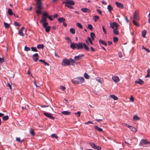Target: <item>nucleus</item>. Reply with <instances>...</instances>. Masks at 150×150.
<instances>
[{
	"label": "nucleus",
	"mask_w": 150,
	"mask_h": 150,
	"mask_svg": "<svg viewBox=\"0 0 150 150\" xmlns=\"http://www.w3.org/2000/svg\"><path fill=\"white\" fill-rule=\"evenodd\" d=\"M70 46V47L73 50L76 48L77 50H79L80 49H83L84 48L87 51L89 50L88 46L85 43L82 42H79L78 43H71Z\"/></svg>",
	"instance_id": "nucleus-1"
},
{
	"label": "nucleus",
	"mask_w": 150,
	"mask_h": 150,
	"mask_svg": "<svg viewBox=\"0 0 150 150\" xmlns=\"http://www.w3.org/2000/svg\"><path fill=\"white\" fill-rule=\"evenodd\" d=\"M75 62L74 60L71 58H70L69 59H64L63 60L62 65L64 66L70 65L73 66L74 65Z\"/></svg>",
	"instance_id": "nucleus-2"
},
{
	"label": "nucleus",
	"mask_w": 150,
	"mask_h": 150,
	"mask_svg": "<svg viewBox=\"0 0 150 150\" xmlns=\"http://www.w3.org/2000/svg\"><path fill=\"white\" fill-rule=\"evenodd\" d=\"M36 4L37 9L36 10V12L38 14H40L41 13V10L42 9V3L41 0H37Z\"/></svg>",
	"instance_id": "nucleus-3"
},
{
	"label": "nucleus",
	"mask_w": 150,
	"mask_h": 150,
	"mask_svg": "<svg viewBox=\"0 0 150 150\" xmlns=\"http://www.w3.org/2000/svg\"><path fill=\"white\" fill-rule=\"evenodd\" d=\"M84 79L81 77H79L74 78L71 80L73 83L75 84L81 83L84 82Z\"/></svg>",
	"instance_id": "nucleus-4"
},
{
	"label": "nucleus",
	"mask_w": 150,
	"mask_h": 150,
	"mask_svg": "<svg viewBox=\"0 0 150 150\" xmlns=\"http://www.w3.org/2000/svg\"><path fill=\"white\" fill-rule=\"evenodd\" d=\"M150 144V142L147 141L146 140L142 139L141 140L139 145L143 146L144 144Z\"/></svg>",
	"instance_id": "nucleus-5"
},
{
	"label": "nucleus",
	"mask_w": 150,
	"mask_h": 150,
	"mask_svg": "<svg viewBox=\"0 0 150 150\" xmlns=\"http://www.w3.org/2000/svg\"><path fill=\"white\" fill-rule=\"evenodd\" d=\"M110 27L113 29L115 28H118L117 24L115 22H113V23L110 22Z\"/></svg>",
	"instance_id": "nucleus-6"
},
{
	"label": "nucleus",
	"mask_w": 150,
	"mask_h": 150,
	"mask_svg": "<svg viewBox=\"0 0 150 150\" xmlns=\"http://www.w3.org/2000/svg\"><path fill=\"white\" fill-rule=\"evenodd\" d=\"M43 114L45 116L51 119L54 120V117L53 116V115L52 114L47 113L46 112H44Z\"/></svg>",
	"instance_id": "nucleus-7"
},
{
	"label": "nucleus",
	"mask_w": 150,
	"mask_h": 150,
	"mask_svg": "<svg viewBox=\"0 0 150 150\" xmlns=\"http://www.w3.org/2000/svg\"><path fill=\"white\" fill-rule=\"evenodd\" d=\"M63 3H65L70 5H74L75 4L74 1L72 0H67L66 2H63Z\"/></svg>",
	"instance_id": "nucleus-8"
},
{
	"label": "nucleus",
	"mask_w": 150,
	"mask_h": 150,
	"mask_svg": "<svg viewBox=\"0 0 150 150\" xmlns=\"http://www.w3.org/2000/svg\"><path fill=\"white\" fill-rule=\"evenodd\" d=\"M42 16L43 17H47V18L48 17L49 19L51 21H52L53 20V19L52 18V17L51 16H48V14L46 12H44L42 14Z\"/></svg>",
	"instance_id": "nucleus-9"
},
{
	"label": "nucleus",
	"mask_w": 150,
	"mask_h": 150,
	"mask_svg": "<svg viewBox=\"0 0 150 150\" xmlns=\"http://www.w3.org/2000/svg\"><path fill=\"white\" fill-rule=\"evenodd\" d=\"M115 4L117 7L121 9H123L124 8L123 5L121 3L117 1H116L115 2Z\"/></svg>",
	"instance_id": "nucleus-10"
},
{
	"label": "nucleus",
	"mask_w": 150,
	"mask_h": 150,
	"mask_svg": "<svg viewBox=\"0 0 150 150\" xmlns=\"http://www.w3.org/2000/svg\"><path fill=\"white\" fill-rule=\"evenodd\" d=\"M112 79L115 83H117L120 81L119 78L117 76H113L112 77Z\"/></svg>",
	"instance_id": "nucleus-11"
},
{
	"label": "nucleus",
	"mask_w": 150,
	"mask_h": 150,
	"mask_svg": "<svg viewBox=\"0 0 150 150\" xmlns=\"http://www.w3.org/2000/svg\"><path fill=\"white\" fill-rule=\"evenodd\" d=\"M38 54L37 53H35L33 55V58L35 62H36L38 60Z\"/></svg>",
	"instance_id": "nucleus-12"
},
{
	"label": "nucleus",
	"mask_w": 150,
	"mask_h": 150,
	"mask_svg": "<svg viewBox=\"0 0 150 150\" xmlns=\"http://www.w3.org/2000/svg\"><path fill=\"white\" fill-rule=\"evenodd\" d=\"M84 56V55L83 54L79 55L77 56H75L74 57V59L75 60H79L81 59Z\"/></svg>",
	"instance_id": "nucleus-13"
},
{
	"label": "nucleus",
	"mask_w": 150,
	"mask_h": 150,
	"mask_svg": "<svg viewBox=\"0 0 150 150\" xmlns=\"http://www.w3.org/2000/svg\"><path fill=\"white\" fill-rule=\"evenodd\" d=\"M135 83H137L140 85H142L144 83V82L143 80L140 79H138L135 81Z\"/></svg>",
	"instance_id": "nucleus-14"
},
{
	"label": "nucleus",
	"mask_w": 150,
	"mask_h": 150,
	"mask_svg": "<svg viewBox=\"0 0 150 150\" xmlns=\"http://www.w3.org/2000/svg\"><path fill=\"white\" fill-rule=\"evenodd\" d=\"M24 29V28L22 27L18 31V34L21 36H24V34L23 33V31Z\"/></svg>",
	"instance_id": "nucleus-15"
},
{
	"label": "nucleus",
	"mask_w": 150,
	"mask_h": 150,
	"mask_svg": "<svg viewBox=\"0 0 150 150\" xmlns=\"http://www.w3.org/2000/svg\"><path fill=\"white\" fill-rule=\"evenodd\" d=\"M81 10L84 13H88L90 12V10L86 8H81Z\"/></svg>",
	"instance_id": "nucleus-16"
},
{
	"label": "nucleus",
	"mask_w": 150,
	"mask_h": 150,
	"mask_svg": "<svg viewBox=\"0 0 150 150\" xmlns=\"http://www.w3.org/2000/svg\"><path fill=\"white\" fill-rule=\"evenodd\" d=\"M96 79L98 82L101 83H102L103 82V79L101 78L98 77L96 78Z\"/></svg>",
	"instance_id": "nucleus-17"
},
{
	"label": "nucleus",
	"mask_w": 150,
	"mask_h": 150,
	"mask_svg": "<svg viewBox=\"0 0 150 150\" xmlns=\"http://www.w3.org/2000/svg\"><path fill=\"white\" fill-rule=\"evenodd\" d=\"M133 18L134 19L136 20H139V16L138 15L136 12L134 13L133 14Z\"/></svg>",
	"instance_id": "nucleus-18"
},
{
	"label": "nucleus",
	"mask_w": 150,
	"mask_h": 150,
	"mask_svg": "<svg viewBox=\"0 0 150 150\" xmlns=\"http://www.w3.org/2000/svg\"><path fill=\"white\" fill-rule=\"evenodd\" d=\"M61 113L64 115H69L71 114V112L67 111H62Z\"/></svg>",
	"instance_id": "nucleus-19"
},
{
	"label": "nucleus",
	"mask_w": 150,
	"mask_h": 150,
	"mask_svg": "<svg viewBox=\"0 0 150 150\" xmlns=\"http://www.w3.org/2000/svg\"><path fill=\"white\" fill-rule=\"evenodd\" d=\"M94 128L96 130L99 132H102L103 130L102 129L96 125H95L94 126Z\"/></svg>",
	"instance_id": "nucleus-20"
},
{
	"label": "nucleus",
	"mask_w": 150,
	"mask_h": 150,
	"mask_svg": "<svg viewBox=\"0 0 150 150\" xmlns=\"http://www.w3.org/2000/svg\"><path fill=\"white\" fill-rule=\"evenodd\" d=\"M86 43L88 44V45H89L88 42H89L91 44V45L93 44V43L91 39L89 37H88L87 40H86Z\"/></svg>",
	"instance_id": "nucleus-21"
},
{
	"label": "nucleus",
	"mask_w": 150,
	"mask_h": 150,
	"mask_svg": "<svg viewBox=\"0 0 150 150\" xmlns=\"http://www.w3.org/2000/svg\"><path fill=\"white\" fill-rule=\"evenodd\" d=\"M107 9L109 12L110 13H111V11L113 9V8L110 5H109L108 6Z\"/></svg>",
	"instance_id": "nucleus-22"
},
{
	"label": "nucleus",
	"mask_w": 150,
	"mask_h": 150,
	"mask_svg": "<svg viewBox=\"0 0 150 150\" xmlns=\"http://www.w3.org/2000/svg\"><path fill=\"white\" fill-rule=\"evenodd\" d=\"M110 97L115 100H117L118 99L117 97L114 95H110Z\"/></svg>",
	"instance_id": "nucleus-23"
},
{
	"label": "nucleus",
	"mask_w": 150,
	"mask_h": 150,
	"mask_svg": "<svg viewBox=\"0 0 150 150\" xmlns=\"http://www.w3.org/2000/svg\"><path fill=\"white\" fill-rule=\"evenodd\" d=\"M118 28H115L113 29V33L115 35H118L119 34V32L118 30Z\"/></svg>",
	"instance_id": "nucleus-24"
},
{
	"label": "nucleus",
	"mask_w": 150,
	"mask_h": 150,
	"mask_svg": "<svg viewBox=\"0 0 150 150\" xmlns=\"http://www.w3.org/2000/svg\"><path fill=\"white\" fill-rule=\"evenodd\" d=\"M65 20V19L63 17H62L61 18H59L58 19V21L60 23H61V22L63 23V22H64Z\"/></svg>",
	"instance_id": "nucleus-25"
},
{
	"label": "nucleus",
	"mask_w": 150,
	"mask_h": 150,
	"mask_svg": "<svg viewBox=\"0 0 150 150\" xmlns=\"http://www.w3.org/2000/svg\"><path fill=\"white\" fill-rule=\"evenodd\" d=\"M90 36L92 40H94V39L96 38V35L95 34L92 32L90 33Z\"/></svg>",
	"instance_id": "nucleus-26"
},
{
	"label": "nucleus",
	"mask_w": 150,
	"mask_h": 150,
	"mask_svg": "<svg viewBox=\"0 0 150 150\" xmlns=\"http://www.w3.org/2000/svg\"><path fill=\"white\" fill-rule=\"evenodd\" d=\"M99 41L100 43L102 44L105 46H106L107 45V43L105 42V41H103L101 40H100Z\"/></svg>",
	"instance_id": "nucleus-27"
},
{
	"label": "nucleus",
	"mask_w": 150,
	"mask_h": 150,
	"mask_svg": "<svg viewBox=\"0 0 150 150\" xmlns=\"http://www.w3.org/2000/svg\"><path fill=\"white\" fill-rule=\"evenodd\" d=\"M46 18L47 17H43L41 18V20L40 21L41 23L42 22L43 23L46 22Z\"/></svg>",
	"instance_id": "nucleus-28"
},
{
	"label": "nucleus",
	"mask_w": 150,
	"mask_h": 150,
	"mask_svg": "<svg viewBox=\"0 0 150 150\" xmlns=\"http://www.w3.org/2000/svg\"><path fill=\"white\" fill-rule=\"evenodd\" d=\"M51 27L50 26H48L46 27L45 28V31L47 32H49L50 30Z\"/></svg>",
	"instance_id": "nucleus-29"
},
{
	"label": "nucleus",
	"mask_w": 150,
	"mask_h": 150,
	"mask_svg": "<svg viewBox=\"0 0 150 150\" xmlns=\"http://www.w3.org/2000/svg\"><path fill=\"white\" fill-rule=\"evenodd\" d=\"M133 119L135 121H137L139 120L140 118L138 117L137 115H134L133 117Z\"/></svg>",
	"instance_id": "nucleus-30"
},
{
	"label": "nucleus",
	"mask_w": 150,
	"mask_h": 150,
	"mask_svg": "<svg viewBox=\"0 0 150 150\" xmlns=\"http://www.w3.org/2000/svg\"><path fill=\"white\" fill-rule=\"evenodd\" d=\"M4 25L6 28H8L9 27L10 24L5 22H4Z\"/></svg>",
	"instance_id": "nucleus-31"
},
{
	"label": "nucleus",
	"mask_w": 150,
	"mask_h": 150,
	"mask_svg": "<svg viewBox=\"0 0 150 150\" xmlns=\"http://www.w3.org/2000/svg\"><path fill=\"white\" fill-rule=\"evenodd\" d=\"M8 13L10 15H13V12L12 11V10L10 8H9L8 9Z\"/></svg>",
	"instance_id": "nucleus-32"
},
{
	"label": "nucleus",
	"mask_w": 150,
	"mask_h": 150,
	"mask_svg": "<svg viewBox=\"0 0 150 150\" xmlns=\"http://www.w3.org/2000/svg\"><path fill=\"white\" fill-rule=\"evenodd\" d=\"M89 145L93 149H95L96 145L93 142H91L89 143Z\"/></svg>",
	"instance_id": "nucleus-33"
},
{
	"label": "nucleus",
	"mask_w": 150,
	"mask_h": 150,
	"mask_svg": "<svg viewBox=\"0 0 150 150\" xmlns=\"http://www.w3.org/2000/svg\"><path fill=\"white\" fill-rule=\"evenodd\" d=\"M99 17L98 16H95L93 17V20L95 22H96L99 19Z\"/></svg>",
	"instance_id": "nucleus-34"
},
{
	"label": "nucleus",
	"mask_w": 150,
	"mask_h": 150,
	"mask_svg": "<svg viewBox=\"0 0 150 150\" xmlns=\"http://www.w3.org/2000/svg\"><path fill=\"white\" fill-rule=\"evenodd\" d=\"M129 128L131 129V131L133 132H136L137 131V130L136 128H134V127L131 126H130Z\"/></svg>",
	"instance_id": "nucleus-35"
},
{
	"label": "nucleus",
	"mask_w": 150,
	"mask_h": 150,
	"mask_svg": "<svg viewBox=\"0 0 150 150\" xmlns=\"http://www.w3.org/2000/svg\"><path fill=\"white\" fill-rule=\"evenodd\" d=\"M37 47L38 49H43L44 48V45L43 44H39L38 45Z\"/></svg>",
	"instance_id": "nucleus-36"
},
{
	"label": "nucleus",
	"mask_w": 150,
	"mask_h": 150,
	"mask_svg": "<svg viewBox=\"0 0 150 150\" xmlns=\"http://www.w3.org/2000/svg\"><path fill=\"white\" fill-rule=\"evenodd\" d=\"M70 32L73 34H74L75 33V30L74 28H71L70 30Z\"/></svg>",
	"instance_id": "nucleus-37"
},
{
	"label": "nucleus",
	"mask_w": 150,
	"mask_h": 150,
	"mask_svg": "<svg viewBox=\"0 0 150 150\" xmlns=\"http://www.w3.org/2000/svg\"><path fill=\"white\" fill-rule=\"evenodd\" d=\"M147 75L145 76V78H147L150 76V69H148L147 70Z\"/></svg>",
	"instance_id": "nucleus-38"
},
{
	"label": "nucleus",
	"mask_w": 150,
	"mask_h": 150,
	"mask_svg": "<svg viewBox=\"0 0 150 150\" xmlns=\"http://www.w3.org/2000/svg\"><path fill=\"white\" fill-rule=\"evenodd\" d=\"M146 34V30H144L142 32V35L143 38H145V37Z\"/></svg>",
	"instance_id": "nucleus-39"
},
{
	"label": "nucleus",
	"mask_w": 150,
	"mask_h": 150,
	"mask_svg": "<svg viewBox=\"0 0 150 150\" xmlns=\"http://www.w3.org/2000/svg\"><path fill=\"white\" fill-rule=\"evenodd\" d=\"M9 118V117L8 115H6L2 117V119L4 121H5L8 120Z\"/></svg>",
	"instance_id": "nucleus-40"
},
{
	"label": "nucleus",
	"mask_w": 150,
	"mask_h": 150,
	"mask_svg": "<svg viewBox=\"0 0 150 150\" xmlns=\"http://www.w3.org/2000/svg\"><path fill=\"white\" fill-rule=\"evenodd\" d=\"M30 132L32 136H34L35 135V133L33 129H30Z\"/></svg>",
	"instance_id": "nucleus-41"
},
{
	"label": "nucleus",
	"mask_w": 150,
	"mask_h": 150,
	"mask_svg": "<svg viewBox=\"0 0 150 150\" xmlns=\"http://www.w3.org/2000/svg\"><path fill=\"white\" fill-rule=\"evenodd\" d=\"M16 140L20 143H21L23 142V140H21L19 137H16Z\"/></svg>",
	"instance_id": "nucleus-42"
},
{
	"label": "nucleus",
	"mask_w": 150,
	"mask_h": 150,
	"mask_svg": "<svg viewBox=\"0 0 150 150\" xmlns=\"http://www.w3.org/2000/svg\"><path fill=\"white\" fill-rule=\"evenodd\" d=\"M65 39L68 40V41H67V42L70 43L71 42V40L69 38L68 36H66L65 37Z\"/></svg>",
	"instance_id": "nucleus-43"
},
{
	"label": "nucleus",
	"mask_w": 150,
	"mask_h": 150,
	"mask_svg": "<svg viewBox=\"0 0 150 150\" xmlns=\"http://www.w3.org/2000/svg\"><path fill=\"white\" fill-rule=\"evenodd\" d=\"M118 39L117 37H114L113 38V42L115 43H116L118 41Z\"/></svg>",
	"instance_id": "nucleus-44"
},
{
	"label": "nucleus",
	"mask_w": 150,
	"mask_h": 150,
	"mask_svg": "<svg viewBox=\"0 0 150 150\" xmlns=\"http://www.w3.org/2000/svg\"><path fill=\"white\" fill-rule=\"evenodd\" d=\"M76 24H77V26L79 28H81V29L83 28V26L80 23L78 22L76 23Z\"/></svg>",
	"instance_id": "nucleus-45"
},
{
	"label": "nucleus",
	"mask_w": 150,
	"mask_h": 150,
	"mask_svg": "<svg viewBox=\"0 0 150 150\" xmlns=\"http://www.w3.org/2000/svg\"><path fill=\"white\" fill-rule=\"evenodd\" d=\"M132 22L134 25L137 26H138L139 25V24L134 20H133L132 21Z\"/></svg>",
	"instance_id": "nucleus-46"
},
{
	"label": "nucleus",
	"mask_w": 150,
	"mask_h": 150,
	"mask_svg": "<svg viewBox=\"0 0 150 150\" xmlns=\"http://www.w3.org/2000/svg\"><path fill=\"white\" fill-rule=\"evenodd\" d=\"M31 50L35 52H37L38 51L36 47H32L31 48Z\"/></svg>",
	"instance_id": "nucleus-47"
},
{
	"label": "nucleus",
	"mask_w": 150,
	"mask_h": 150,
	"mask_svg": "<svg viewBox=\"0 0 150 150\" xmlns=\"http://www.w3.org/2000/svg\"><path fill=\"white\" fill-rule=\"evenodd\" d=\"M88 28L91 30H92L93 29V27L91 24H89L88 25Z\"/></svg>",
	"instance_id": "nucleus-48"
},
{
	"label": "nucleus",
	"mask_w": 150,
	"mask_h": 150,
	"mask_svg": "<svg viewBox=\"0 0 150 150\" xmlns=\"http://www.w3.org/2000/svg\"><path fill=\"white\" fill-rule=\"evenodd\" d=\"M84 76L86 79H88L89 78V76L86 73H84Z\"/></svg>",
	"instance_id": "nucleus-49"
},
{
	"label": "nucleus",
	"mask_w": 150,
	"mask_h": 150,
	"mask_svg": "<svg viewBox=\"0 0 150 150\" xmlns=\"http://www.w3.org/2000/svg\"><path fill=\"white\" fill-rule=\"evenodd\" d=\"M48 25V23L46 22L43 23L42 26L44 28L47 27Z\"/></svg>",
	"instance_id": "nucleus-50"
},
{
	"label": "nucleus",
	"mask_w": 150,
	"mask_h": 150,
	"mask_svg": "<svg viewBox=\"0 0 150 150\" xmlns=\"http://www.w3.org/2000/svg\"><path fill=\"white\" fill-rule=\"evenodd\" d=\"M65 6H67L68 8L70 9H73L74 8L72 6H71L72 5H68L67 4H65Z\"/></svg>",
	"instance_id": "nucleus-51"
},
{
	"label": "nucleus",
	"mask_w": 150,
	"mask_h": 150,
	"mask_svg": "<svg viewBox=\"0 0 150 150\" xmlns=\"http://www.w3.org/2000/svg\"><path fill=\"white\" fill-rule=\"evenodd\" d=\"M24 50L27 51H28L30 50V49L29 47H27L26 46H25V47Z\"/></svg>",
	"instance_id": "nucleus-52"
},
{
	"label": "nucleus",
	"mask_w": 150,
	"mask_h": 150,
	"mask_svg": "<svg viewBox=\"0 0 150 150\" xmlns=\"http://www.w3.org/2000/svg\"><path fill=\"white\" fill-rule=\"evenodd\" d=\"M94 149H96L97 150H100L101 149V148L100 146H97L96 145Z\"/></svg>",
	"instance_id": "nucleus-53"
},
{
	"label": "nucleus",
	"mask_w": 150,
	"mask_h": 150,
	"mask_svg": "<svg viewBox=\"0 0 150 150\" xmlns=\"http://www.w3.org/2000/svg\"><path fill=\"white\" fill-rule=\"evenodd\" d=\"M129 141V142H128L127 141H125V143L126 144H129V145L130 144H131L132 143V142L131 141V139H130Z\"/></svg>",
	"instance_id": "nucleus-54"
},
{
	"label": "nucleus",
	"mask_w": 150,
	"mask_h": 150,
	"mask_svg": "<svg viewBox=\"0 0 150 150\" xmlns=\"http://www.w3.org/2000/svg\"><path fill=\"white\" fill-rule=\"evenodd\" d=\"M51 136L52 137L55 138L56 139H57L58 137L54 134H52Z\"/></svg>",
	"instance_id": "nucleus-55"
},
{
	"label": "nucleus",
	"mask_w": 150,
	"mask_h": 150,
	"mask_svg": "<svg viewBox=\"0 0 150 150\" xmlns=\"http://www.w3.org/2000/svg\"><path fill=\"white\" fill-rule=\"evenodd\" d=\"M4 62V59L3 57L1 58L0 57V64L3 63Z\"/></svg>",
	"instance_id": "nucleus-56"
},
{
	"label": "nucleus",
	"mask_w": 150,
	"mask_h": 150,
	"mask_svg": "<svg viewBox=\"0 0 150 150\" xmlns=\"http://www.w3.org/2000/svg\"><path fill=\"white\" fill-rule=\"evenodd\" d=\"M102 29H103V31L104 32V33L105 34H106V30L105 28V27L104 26H102Z\"/></svg>",
	"instance_id": "nucleus-57"
},
{
	"label": "nucleus",
	"mask_w": 150,
	"mask_h": 150,
	"mask_svg": "<svg viewBox=\"0 0 150 150\" xmlns=\"http://www.w3.org/2000/svg\"><path fill=\"white\" fill-rule=\"evenodd\" d=\"M65 87L63 86H61L60 87V89L62 91H64L65 90Z\"/></svg>",
	"instance_id": "nucleus-58"
},
{
	"label": "nucleus",
	"mask_w": 150,
	"mask_h": 150,
	"mask_svg": "<svg viewBox=\"0 0 150 150\" xmlns=\"http://www.w3.org/2000/svg\"><path fill=\"white\" fill-rule=\"evenodd\" d=\"M118 55L119 57L121 58L122 56V52H119L118 53Z\"/></svg>",
	"instance_id": "nucleus-59"
},
{
	"label": "nucleus",
	"mask_w": 150,
	"mask_h": 150,
	"mask_svg": "<svg viewBox=\"0 0 150 150\" xmlns=\"http://www.w3.org/2000/svg\"><path fill=\"white\" fill-rule=\"evenodd\" d=\"M14 25L16 26H20V24L16 22H14Z\"/></svg>",
	"instance_id": "nucleus-60"
},
{
	"label": "nucleus",
	"mask_w": 150,
	"mask_h": 150,
	"mask_svg": "<svg viewBox=\"0 0 150 150\" xmlns=\"http://www.w3.org/2000/svg\"><path fill=\"white\" fill-rule=\"evenodd\" d=\"M122 16L124 17L125 19L126 20L127 23H128L129 22V21L128 18H127V17L126 16H124L123 15H122Z\"/></svg>",
	"instance_id": "nucleus-61"
},
{
	"label": "nucleus",
	"mask_w": 150,
	"mask_h": 150,
	"mask_svg": "<svg viewBox=\"0 0 150 150\" xmlns=\"http://www.w3.org/2000/svg\"><path fill=\"white\" fill-rule=\"evenodd\" d=\"M98 12V13L100 14H101L102 13V11H101L99 9H97L96 10Z\"/></svg>",
	"instance_id": "nucleus-62"
},
{
	"label": "nucleus",
	"mask_w": 150,
	"mask_h": 150,
	"mask_svg": "<svg viewBox=\"0 0 150 150\" xmlns=\"http://www.w3.org/2000/svg\"><path fill=\"white\" fill-rule=\"evenodd\" d=\"M89 123H90L91 124H93V123L90 121H89L87 122H86L85 123V124H88Z\"/></svg>",
	"instance_id": "nucleus-63"
},
{
	"label": "nucleus",
	"mask_w": 150,
	"mask_h": 150,
	"mask_svg": "<svg viewBox=\"0 0 150 150\" xmlns=\"http://www.w3.org/2000/svg\"><path fill=\"white\" fill-rule=\"evenodd\" d=\"M7 86L8 87L11 89H12V87L11 85L9 83H8L7 85Z\"/></svg>",
	"instance_id": "nucleus-64"
}]
</instances>
